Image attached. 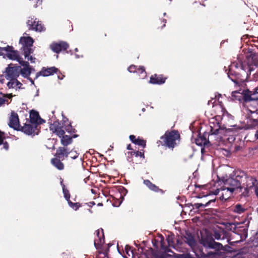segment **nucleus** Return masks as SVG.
<instances>
[{
    "label": "nucleus",
    "instance_id": "f257e3e1",
    "mask_svg": "<svg viewBox=\"0 0 258 258\" xmlns=\"http://www.w3.org/2000/svg\"><path fill=\"white\" fill-rule=\"evenodd\" d=\"M241 196L247 197L250 192L253 190L258 198V181L255 178L249 176L243 172L240 171Z\"/></svg>",
    "mask_w": 258,
    "mask_h": 258
},
{
    "label": "nucleus",
    "instance_id": "f03ea898",
    "mask_svg": "<svg viewBox=\"0 0 258 258\" xmlns=\"http://www.w3.org/2000/svg\"><path fill=\"white\" fill-rule=\"evenodd\" d=\"M241 174L240 171H236L234 174L223 179V183L229 188H232L234 191L240 189L241 191Z\"/></svg>",
    "mask_w": 258,
    "mask_h": 258
},
{
    "label": "nucleus",
    "instance_id": "7ed1b4c3",
    "mask_svg": "<svg viewBox=\"0 0 258 258\" xmlns=\"http://www.w3.org/2000/svg\"><path fill=\"white\" fill-rule=\"evenodd\" d=\"M179 134L176 131L166 132L164 136L161 137L164 145L168 148H174L176 144V141L179 139Z\"/></svg>",
    "mask_w": 258,
    "mask_h": 258
},
{
    "label": "nucleus",
    "instance_id": "20e7f679",
    "mask_svg": "<svg viewBox=\"0 0 258 258\" xmlns=\"http://www.w3.org/2000/svg\"><path fill=\"white\" fill-rule=\"evenodd\" d=\"M233 192L232 188H229L223 184L220 187L213 191V194L215 195H219L220 199L226 201L231 197Z\"/></svg>",
    "mask_w": 258,
    "mask_h": 258
},
{
    "label": "nucleus",
    "instance_id": "39448f33",
    "mask_svg": "<svg viewBox=\"0 0 258 258\" xmlns=\"http://www.w3.org/2000/svg\"><path fill=\"white\" fill-rule=\"evenodd\" d=\"M34 41L33 39L29 37H22L20 39V43L22 45V49L24 52L25 57H27L29 53L32 52L31 47L33 45Z\"/></svg>",
    "mask_w": 258,
    "mask_h": 258
},
{
    "label": "nucleus",
    "instance_id": "423d86ee",
    "mask_svg": "<svg viewBox=\"0 0 258 258\" xmlns=\"http://www.w3.org/2000/svg\"><path fill=\"white\" fill-rule=\"evenodd\" d=\"M5 72V77L7 80L16 79L20 75V67L10 64L6 68Z\"/></svg>",
    "mask_w": 258,
    "mask_h": 258
},
{
    "label": "nucleus",
    "instance_id": "0eeeda50",
    "mask_svg": "<svg viewBox=\"0 0 258 258\" xmlns=\"http://www.w3.org/2000/svg\"><path fill=\"white\" fill-rule=\"evenodd\" d=\"M6 55L8 58L17 60L21 65L28 64V61H24L23 58L19 55L18 51L14 50L12 46H11V49H8Z\"/></svg>",
    "mask_w": 258,
    "mask_h": 258
},
{
    "label": "nucleus",
    "instance_id": "6e6552de",
    "mask_svg": "<svg viewBox=\"0 0 258 258\" xmlns=\"http://www.w3.org/2000/svg\"><path fill=\"white\" fill-rule=\"evenodd\" d=\"M37 127V125L35 124L25 123L24 125L22 126L21 130L26 135L34 136L38 134V132H36Z\"/></svg>",
    "mask_w": 258,
    "mask_h": 258
},
{
    "label": "nucleus",
    "instance_id": "1a4fd4ad",
    "mask_svg": "<svg viewBox=\"0 0 258 258\" xmlns=\"http://www.w3.org/2000/svg\"><path fill=\"white\" fill-rule=\"evenodd\" d=\"M202 243L205 247H209L211 248L216 249H220L222 248L223 245L219 243L216 242L213 239H202Z\"/></svg>",
    "mask_w": 258,
    "mask_h": 258
},
{
    "label": "nucleus",
    "instance_id": "9d476101",
    "mask_svg": "<svg viewBox=\"0 0 258 258\" xmlns=\"http://www.w3.org/2000/svg\"><path fill=\"white\" fill-rule=\"evenodd\" d=\"M36 20V19L34 20L33 18L28 20L27 24L29 26V29L39 32L43 31L44 28L41 23Z\"/></svg>",
    "mask_w": 258,
    "mask_h": 258
},
{
    "label": "nucleus",
    "instance_id": "9b49d317",
    "mask_svg": "<svg viewBox=\"0 0 258 258\" xmlns=\"http://www.w3.org/2000/svg\"><path fill=\"white\" fill-rule=\"evenodd\" d=\"M50 47L53 52L59 53L61 50H66L69 47V44L66 42L60 41L59 43H52Z\"/></svg>",
    "mask_w": 258,
    "mask_h": 258
},
{
    "label": "nucleus",
    "instance_id": "f8f14e48",
    "mask_svg": "<svg viewBox=\"0 0 258 258\" xmlns=\"http://www.w3.org/2000/svg\"><path fill=\"white\" fill-rule=\"evenodd\" d=\"M9 126L15 130H19L20 125L18 114L12 111L10 117Z\"/></svg>",
    "mask_w": 258,
    "mask_h": 258
},
{
    "label": "nucleus",
    "instance_id": "ddd939ff",
    "mask_svg": "<svg viewBox=\"0 0 258 258\" xmlns=\"http://www.w3.org/2000/svg\"><path fill=\"white\" fill-rule=\"evenodd\" d=\"M96 237L95 238L94 244L96 248H99L100 246L104 243V238L103 230H97L95 231Z\"/></svg>",
    "mask_w": 258,
    "mask_h": 258
},
{
    "label": "nucleus",
    "instance_id": "4468645a",
    "mask_svg": "<svg viewBox=\"0 0 258 258\" xmlns=\"http://www.w3.org/2000/svg\"><path fill=\"white\" fill-rule=\"evenodd\" d=\"M49 128L53 133L59 137L61 138V136L64 135V131L62 129L58 121H54L52 124L50 125Z\"/></svg>",
    "mask_w": 258,
    "mask_h": 258
},
{
    "label": "nucleus",
    "instance_id": "2eb2a0df",
    "mask_svg": "<svg viewBox=\"0 0 258 258\" xmlns=\"http://www.w3.org/2000/svg\"><path fill=\"white\" fill-rule=\"evenodd\" d=\"M49 128L53 133L59 137L61 138V136L64 135V131L62 129L58 121H54L52 124L50 125Z\"/></svg>",
    "mask_w": 258,
    "mask_h": 258
},
{
    "label": "nucleus",
    "instance_id": "dca6fc26",
    "mask_svg": "<svg viewBox=\"0 0 258 258\" xmlns=\"http://www.w3.org/2000/svg\"><path fill=\"white\" fill-rule=\"evenodd\" d=\"M49 128L53 133L59 137L61 138V136L64 135V131L62 129L58 121H54L52 124L50 125Z\"/></svg>",
    "mask_w": 258,
    "mask_h": 258
},
{
    "label": "nucleus",
    "instance_id": "f3484780",
    "mask_svg": "<svg viewBox=\"0 0 258 258\" xmlns=\"http://www.w3.org/2000/svg\"><path fill=\"white\" fill-rule=\"evenodd\" d=\"M195 256L191 255L190 253L185 254H176L175 255V258H205L208 255L203 252H200V254L194 251Z\"/></svg>",
    "mask_w": 258,
    "mask_h": 258
},
{
    "label": "nucleus",
    "instance_id": "a211bd4d",
    "mask_svg": "<svg viewBox=\"0 0 258 258\" xmlns=\"http://www.w3.org/2000/svg\"><path fill=\"white\" fill-rule=\"evenodd\" d=\"M30 123L38 125L42 122V119L40 117L38 113L32 110L30 113Z\"/></svg>",
    "mask_w": 258,
    "mask_h": 258
},
{
    "label": "nucleus",
    "instance_id": "6ab92c4d",
    "mask_svg": "<svg viewBox=\"0 0 258 258\" xmlns=\"http://www.w3.org/2000/svg\"><path fill=\"white\" fill-rule=\"evenodd\" d=\"M57 70V69L54 67L48 68L47 69L43 68L39 73L41 76L46 77L56 73Z\"/></svg>",
    "mask_w": 258,
    "mask_h": 258
},
{
    "label": "nucleus",
    "instance_id": "aec40b11",
    "mask_svg": "<svg viewBox=\"0 0 258 258\" xmlns=\"http://www.w3.org/2000/svg\"><path fill=\"white\" fill-rule=\"evenodd\" d=\"M184 237L185 239V242L192 248H194L196 244V241L194 237L191 234L186 233Z\"/></svg>",
    "mask_w": 258,
    "mask_h": 258
},
{
    "label": "nucleus",
    "instance_id": "412c9836",
    "mask_svg": "<svg viewBox=\"0 0 258 258\" xmlns=\"http://www.w3.org/2000/svg\"><path fill=\"white\" fill-rule=\"evenodd\" d=\"M69 153L67 151L66 148L64 147H59L56 150V155L61 160L63 159V157L65 156L67 157L69 155Z\"/></svg>",
    "mask_w": 258,
    "mask_h": 258
},
{
    "label": "nucleus",
    "instance_id": "4be33fe9",
    "mask_svg": "<svg viewBox=\"0 0 258 258\" xmlns=\"http://www.w3.org/2000/svg\"><path fill=\"white\" fill-rule=\"evenodd\" d=\"M9 80V82L7 83V86L9 88L20 89L22 85V83L18 81L17 79Z\"/></svg>",
    "mask_w": 258,
    "mask_h": 258
},
{
    "label": "nucleus",
    "instance_id": "5701e85b",
    "mask_svg": "<svg viewBox=\"0 0 258 258\" xmlns=\"http://www.w3.org/2000/svg\"><path fill=\"white\" fill-rule=\"evenodd\" d=\"M24 68H20V73L21 75L25 78H28L31 74V68L30 67L29 62H28L27 65H22Z\"/></svg>",
    "mask_w": 258,
    "mask_h": 258
},
{
    "label": "nucleus",
    "instance_id": "b1692460",
    "mask_svg": "<svg viewBox=\"0 0 258 258\" xmlns=\"http://www.w3.org/2000/svg\"><path fill=\"white\" fill-rule=\"evenodd\" d=\"M246 210L245 206L239 204H236L232 207V211L234 213L238 214L243 213Z\"/></svg>",
    "mask_w": 258,
    "mask_h": 258
},
{
    "label": "nucleus",
    "instance_id": "393cba45",
    "mask_svg": "<svg viewBox=\"0 0 258 258\" xmlns=\"http://www.w3.org/2000/svg\"><path fill=\"white\" fill-rule=\"evenodd\" d=\"M165 79L160 76L155 75L150 78V83L152 84H161L165 82Z\"/></svg>",
    "mask_w": 258,
    "mask_h": 258
},
{
    "label": "nucleus",
    "instance_id": "a878e982",
    "mask_svg": "<svg viewBox=\"0 0 258 258\" xmlns=\"http://www.w3.org/2000/svg\"><path fill=\"white\" fill-rule=\"evenodd\" d=\"M52 164L58 170H62L64 168L63 164L60 161V159L54 158L51 159Z\"/></svg>",
    "mask_w": 258,
    "mask_h": 258
},
{
    "label": "nucleus",
    "instance_id": "bb28decb",
    "mask_svg": "<svg viewBox=\"0 0 258 258\" xmlns=\"http://www.w3.org/2000/svg\"><path fill=\"white\" fill-rule=\"evenodd\" d=\"M61 138V143L64 146H67L71 144L72 142V138L69 136L63 135Z\"/></svg>",
    "mask_w": 258,
    "mask_h": 258
},
{
    "label": "nucleus",
    "instance_id": "cd10ccee",
    "mask_svg": "<svg viewBox=\"0 0 258 258\" xmlns=\"http://www.w3.org/2000/svg\"><path fill=\"white\" fill-rule=\"evenodd\" d=\"M144 183L151 190L154 191H158L159 190L158 187H157L156 185L152 183L149 180H145L144 181Z\"/></svg>",
    "mask_w": 258,
    "mask_h": 258
},
{
    "label": "nucleus",
    "instance_id": "c85d7f7f",
    "mask_svg": "<svg viewBox=\"0 0 258 258\" xmlns=\"http://www.w3.org/2000/svg\"><path fill=\"white\" fill-rule=\"evenodd\" d=\"M208 141L205 137H199L196 140V143L197 145L202 146L207 144Z\"/></svg>",
    "mask_w": 258,
    "mask_h": 258
},
{
    "label": "nucleus",
    "instance_id": "c756f323",
    "mask_svg": "<svg viewBox=\"0 0 258 258\" xmlns=\"http://www.w3.org/2000/svg\"><path fill=\"white\" fill-rule=\"evenodd\" d=\"M61 185L62 187V191L64 195V197L67 201H68L70 199V195L69 190L66 188L64 185L62 183V181L60 182Z\"/></svg>",
    "mask_w": 258,
    "mask_h": 258
},
{
    "label": "nucleus",
    "instance_id": "7c9ffc66",
    "mask_svg": "<svg viewBox=\"0 0 258 258\" xmlns=\"http://www.w3.org/2000/svg\"><path fill=\"white\" fill-rule=\"evenodd\" d=\"M137 71L138 72L137 73L139 74L141 78H144L146 77L145 69L143 67L138 68Z\"/></svg>",
    "mask_w": 258,
    "mask_h": 258
},
{
    "label": "nucleus",
    "instance_id": "2f4dec72",
    "mask_svg": "<svg viewBox=\"0 0 258 258\" xmlns=\"http://www.w3.org/2000/svg\"><path fill=\"white\" fill-rule=\"evenodd\" d=\"M67 201L70 207L75 210H77V209H78L80 206V204L78 203H74L72 202H71L70 200Z\"/></svg>",
    "mask_w": 258,
    "mask_h": 258
},
{
    "label": "nucleus",
    "instance_id": "473e14b6",
    "mask_svg": "<svg viewBox=\"0 0 258 258\" xmlns=\"http://www.w3.org/2000/svg\"><path fill=\"white\" fill-rule=\"evenodd\" d=\"M258 99V88L256 89L254 93L250 94L249 96L248 100H254ZM246 100H248V98H246Z\"/></svg>",
    "mask_w": 258,
    "mask_h": 258
},
{
    "label": "nucleus",
    "instance_id": "72a5a7b5",
    "mask_svg": "<svg viewBox=\"0 0 258 258\" xmlns=\"http://www.w3.org/2000/svg\"><path fill=\"white\" fill-rule=\"evenodd\" d=\"M211 202V201H209L206 204L202 203H196L195 204V207L197 209H200L201 208H205L207 207Z\"/></svg>",
    "mask_w": 258,
    "mask_h": 258
},
{
    "label": "nucleus",
    "instance_id": "f704fd0d",
    "mask_svg": "<svg viewBox=\"0 0 258 258\" xmlns=\"http://www.w3.org/2000/svg\"><path fill=\"white\" fill-rule=\"evenodd\" d=\"M222 131V130H220L219 128L214 129L212 127H211V136L213 135H218L219 134H221V132Z\"/></svg>",
    "mask_w": 258,
    "mask_h": 258
},
{
    "label": "nucleus",
    "instance_id": "c9c22d12",
    "mask_svg": "<svg viewBox=\"0 0 258 258\" xmlns=\"http://www.w3.org/2000/svg\"><path fill=\"white\" fill-rule=\"evenodd\" d=\"M135 144L141 146L143 147V148H144L146 146V142L142 139L138 138L135 143Z\"/></svg>",
    "mask_w": 258,
    "mask_h": 258
},
{
    "label": "nucleus",
    "instance_id": "e433bc0d",
    "mask_svg": "<svg viewBox=\"0 0 258 258\" xmlns=\"http://www.w3.org/2000/svg\"><path fill=\"white\" fill-rule=\"evenodd\" d=\"M31 2L32 5L34 7L36 8L40 5L42 3V0H29Z\"/></svg>",
    "mask_w": 258,
    "mask_h": 258
},
{
    "label": "nucleus",
    "instance_id": "4c0bfd02",
    "mask_svg": "<svg viewBox=\"0 0 258 258\" xmlns=\"http://www.w3.org/2000/svg\"><path fill=\"white\" fill-rule=\"evenodd\" d=\"M11 49L10 46H7V47H0V55L5 54L7 51L8 49Z\"/></svg>",
    "mask_w": 258,
    "mask_h": 258
},
{
    "label": "nucleus",
    "instance_id": "58836bf2",
    "mask_svg": "<svg viewBox=\"0 0 258 258\" xmlns=\"http://www.w3.org/2000/svg\"><path fill=\"white\" fill-rule=\"evenodd\" d=\"M214 238L217 240H220L221 239V236H222V232H219L217 230H215L214 231Z\"/></svg>",
    "mask_w": 258,
    "mask_h": 258
},
{
    "label": "nucleus",
    "instance_id": "ea45409f",
    "mask_svg": "<svg viewBox=\"0 0 258 258\" xmlns=\"http://www.w3.org/2000/svg\"><path fill=\"white\" fill-rule=\"evenodd\" d=\"M167 240L169 246L172 245L174 243L173 236L168 235L167 238Z\"/></svg>",
    "mask_w": 258,
    "mask_h": 258
},
{
    "label": "nucleus",
    "instance_id": "a19ab883",
    "mask_svg": "<svg viewBox=\"0 0 258 258\" xmlns=\"http://www.w3.org/2000/svg\"><path fill=\"white\" fill-rule=\"evenodd\" d=\"M137 66L132 65L128 67V71L131 73H137Z\"/></svg>",
    "mask_w": 258,
    "mask_h": 258
},
{
    "label": "nucleus",
    "instance_id": "79ce46f5",
    "mask_svg": "<svg viewBox=\"0 0 258 258\" xmlns=\"http://www.w3.org/2000/svg\"><path fill=\"white\" fill-rule=\"evenodd\" d=\"M69 153L71 154V158L73 159H76L78 156V153L76 151H71Z\"/></svg>",
    "mask_w": 258,
    "mask_h": 258
},
{
    "label": "nucleus",
    "instance_id": "37998d69",
    "mask_svg": "<svg viewBox=\"0 0 258 258\" xmlns=\"http://www.w3.org/2000/svg\"><path fill=\"white\" fill-rule=\"evenodd\" d=\"M8 100L6 97H0V107L5 104L6 102H8Z\"/></svg>",
    "mask_w": 258,
    "mask_h": 258
},
{
    "label": "nucleus",
    "instance_id": "c03bdc74",
    "mask_svg": "<svg viewBox=\"0 0 258 258\" xmlns=\"http://www.w3.org/2000/svg\"><path fill=\"white\" fill-rule=\"evenodd\" d=\"M31 53H29L27 57H25V58H27L28 60L30 61L31 63L35 62V58L33 57L32 56L30 55Z\"/></svg>",
    "mask_w": 258,
    "mask_h": 258
},
{
    "label": "nucleus",
    "instance_id": "a18cd8bd",
    "mask_svg": "<svg viewBox=\"0 0 258 258\" xmlns=\"http://www.w3.org/2000/svg\"><path fill=\"white\" fill-rule=\"evenodd\" d=\"M65 130L68 133H71L72 131V127L71 125L70 124L67 125L65 127Z\"/></svg>",
    "mask_w": 258,
    "mask_h": 258
},
{
    "label": "nucleus",
    "instance_id": "49530a36",
    "mask_svg": "<svg viewBox=\"0 0 258 258\" xmlns=\"http://www.w3.org/2000/svg\"><path fill=\"white\" fill-rule=\"evenodd\" d=\"M4 137V134L1 132H0V145H1L3 143Z\"/></svg>",
    "mask_w": 258,
    "mask_h": 258
},
{
    "label": "nucleus",
    "instance_id": "de8ad7c7",
    "mask_svg": "<svg viewBox=\"0 0 258 258\" xmlns=\"http://www.w3.org/2000/svg\"><path fill=\"white\" fill-rule=\"evenodd\" d=\"M130 139L131 140V141L134 144H135L137 139L136 138V137L134 135H131L130 136Z\"/></svg>",
    "mask_w": 258,
    "mask_h": 258
},
{
    "label": "nucleus",
    "instance_id": "09e8293b",
    "mask_svg": "<svg viewBox=\"0 0 258 258\" xmlns=\"http://www.w3.org/2000/svg\"><path fill=\"white\" fill-rule=\"evenodd\" d=\"M136 156H141V157H144V154L142 152L138 151L137 152Z\"/></svg>",
    "mask_w": 258,
    "mask_h": 258
},
{
    "label": "nucleus",
    "instance_id": "8fccbe9b",
    "mask_svg": "<svg viewBox=\"0 0 258 258\" xmlns=\"http://www.w3.org/2000/svg\"><path fill=\"white\" fill-rule=\"evenodd\" d=\"M4 148L6 149V150H8V148H9V145L8 144L6 143H4Z\"/></svg>",
    "mask_w": 258,
    "mask_h": 258
},
{
    "label": "nucleus",
    "instance_id": "3c124183",
    "mask_svg": "<svg viewBox=\"0 0 258 258\" xmlns=\"http://www.w3.org/2000/svg\"><path fill=\"white\" fill-rule=\"evenodd\" d=\"M252 114H253V115H255L254 116H253L254 117H257L258 118V114L257 113H255V112H252Z\"/></svg>",
    "mask_w": 258,
    "mask_h": 258
},
{
    "label": "nucleus",
    "instance_id": "603ef678",
    "mask_svg": "<svg viewBox=\"0 0 258 258\" xmlns=\"http://www.w3.org/2000/svg\"><path fill=\"white\" fill-rule=\"evenodd\" d=\"M127 150H132V148H131V145H128L127 147Z\"/></svg>",
    "mask_w": 258,
    "mask_h": 258
},
{
    "label": "nucleus",
    "instance_id": "864d4df0",
    "mask_svg": "<svg viewBox=\"0 0 258 258\" xmlns=\"http://www.w3.org/2000/svg\"><path fill=\"white\" fill-rule=\"evenodd\" d=\"M255 137L258 139V131L256 132L255 134Z\"/></svg>",
    "mask_w": 258,
    "mask_h": 258
},
{
    "label": "nucleus",
    "instance_id": "5fc2aeb1",
    "mask_svg": "<svg viewBox=\"0 0 258 258\" xmlns=\"http://www.w3.org/2000/svg\"><path fill=\"white\" fill-rule=\"evenodd\" d=\"M63 76H62L61 77V76H58V78L59 79H60V80L62 79H63Z\"/></svg>",
    "mask_w": 258,
    "mask_h": 258
},
{
    "label": "nucleus",
    "instance_id": "6e6d98bb",
    "mask_svg": "<svg viewBox=\"0 0 258 258\" xmlns=\"http://www.w3.org/2000/svg\"><path fill=\"white\" fill-rule=\"evenodd\" d=\"M29 80L31 81L32 84H34V81L32 80V79L29 78Z\"/></svg>",
    "mask_w": 258,
    "mask_h": 258
},
{
    "label": "nucleus",
    "instance_id": "4d7b16f0",
    "mask_svg": "<svg viewBox=\"0 0 258 258\" xmlns=\"http://www.w3.org/2000/svg\"><path fill=\"white\" fill-rule=\"evenodd\" d=\"M155 258H164V257L162 256H158L155 257Z\"/></svg>",
    "mask_w": 258,
    "mask_h": 258
},
{
    "label": "nucleus",
    "instance_id": "13d9d810",
    "mask_svg": "<svg viewBox=\"0 0 258 258\" xmlns=\"http://www.w3.org/2000/svg\"><path fill=\"white\" fill-rule=\"evenodd\" d=\"M253 120H254V122H255L256 123H257V121H258V120H257V119L256 118H254V119H253Z\"/></svg>",
    "mask_w": 258,
    "mask_h": 258
},
{
    "label": "nucleus",
    "instance_id": "bf43d9fd",
    "mask_svg": "<svg viewBox=\"0 0 258 258\" xmlns=\"http://www.w3.org/2000/svg\"><path fill=\"white\" fill-rule=\"evenodd\" d=\"M163 22L165 23L166 22V20H165V19H164V20H163Z\"/></svg>",
    "mask_w": 258,
    "mask_h": 258
},
{
    "label": "nucleus",
    "instance_id": "052dcab7",
    "mask_svg": "<svg viewBox=\"0 0 258 258\" xmlns=\"http://www.w3.org/2000/svg\"><path fill=\"white\" fill-rule=\"evenodd\" d=\"M98 205H99V206H101V205H102V204H101V203H99V204H98Z\"/></svg>",
    "mask_w": 258,
    "mask_h": 258
},
{
    "label": "nucleus",
    "instance_id": "680f3d73",
    "mask_svg": "<svg viewBox=\"0 0 258 258\" xmlns=\"http://www.w3.org/2000/svg\"><path fill=\"white\" fill-rule=\"evenodd\" d=\"M75 51H78V48H76V49H75Z\"/></svg>",
    "mask_w": 258,
    "mask_h": 258
},
{
    "label": "nucleus",
    "instance_id": "e2e57ef3",
    "mask_svg": "<svg viewBox=\"0 0 258 258\" xmlns=\"http://www.w3.org/2000/svg\"><path fill=\"white\" fill-rule=\"evenodd\" d=\"M166 14V13H164L163 15H164V16H165Z\"/></svg>",
    "mask_w": 258,
    "mask_h": 258
},
{
    "label": "nucleus",
    "instance_id": "0e129e2a",
    "mask_svg": "<svg viewBox=\"0 0 258 258\" xmlns=\"http://www.w3.org/2000/svg\"><path fill=\"white\" fill-rule=\"evenodd\" d=\"M161 245H162V247L163 246V243L162 242H161Z\"/></svg>",
    "mask_w": 258,
    "mask_h": 258
},
{
    "label": "nucleus",
    "instance_id": "69168bd1",
    "mask_svg": "<svg viewBox=\"0 0 258 258\" xmlns=\"http://www.w3.org/2000/svg\"><path fill=\"white\" fill-rule=\"evenodd\" d=\"M76 57L78 58V55H76Z\"/></svg>",
    "mask_w": 258,
    "mask_h": 258
},
{
    "label": "nucleus",
    "instance_id": "338daca9",
    "mask_svg": "<svg viewBox=\"0 0 258 258\" xmlns=\"http://www.w3.org/2000/svg\"><path fill=\"white\" fill-rule=\"evenodd\" d=\"M92 205H94V202H92Z\"/></svg>",
    "mask_w": 258,
    "mask_h": 258
},
{
    "label": "nucleus",
    "instance_id": "774afa93",
    "mask_svg": "<svg viewBox=\"0 0 258 258\" xmlns=\"http://www.w3.org/2000/svg\"><path fill=\"white\" fill-rule=\"evenodd\" d=\"M241 69H243V66H241Z\"/></svg>",
    "mask_w": 258,
    "mask_h": 258
}]
</instances>
